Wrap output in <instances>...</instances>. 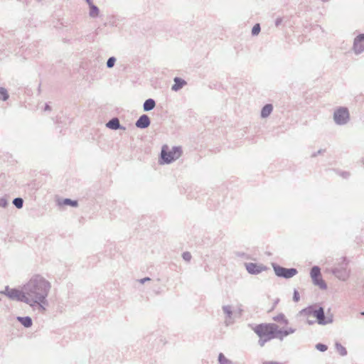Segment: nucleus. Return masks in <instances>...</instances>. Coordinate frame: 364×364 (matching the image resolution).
I'll return each mask as SVG.
<instances>
[{
	"label": "nucleus",
	"instance_id": "13",
	"mask_svg": "<svg viewBox=\"0 0 364 364\" xmlns=\"http://www.w3.org/2000/svg\"><path fill=\"white\" fill-rule=\"evenodd\" d=\"M173 82L174 84L172 85L171 90L175 92L180 90L187 84L186 80L178 77H174Z\"/></svg>",
	"mask_w": 364,
	"mask_h": 364
},
{
	"label": "nucleus",
	"instance_id": "40",
	"mask_svg": "<svg viewBox=\"0 0 364 364\" xmlns=\"http://www.w3.org/2000/svg\"><path fill=\"white\" fill-rule=\"evenodd\" d=\"M349 176V173H345V176H343L344 177H348Z\"/></svg>",
	"mask_w": 364,
	"mask_h": 364
},
{
	"label": "nucleus",
	"instance_id": "17",
	"mask_svg": "<svg viewBox=\"0 0 364 364\" xmlns=\"http://www.w3.org/2000/svg\"><path fill=\"white\" fill-rule=\"evenodd\" d=\"M17 320L26 328H29L33 324L32 319L29 316H18Z\"/></svg>",
	"mask_w": 364,
	"mask_h": 364
},
{
	"label": "nucleus",
	"instance_id": "1",
	"mask_svg": "<svg viewBox=\"0 0 364 364\" xmlns=\"http://www.w3.org/2000/svg\"><path fill=\"white\" fill-rule=\"evenodd\" d=\"M51 288V283L44 277L41 274L33 275L23 284L26 304L41 312L45 311L48 305V296Z\"/></svg>",
	"mask_w": 364,
	"mask_h": 364
},
{
	"label": "nucleus",
	"instance_id": "21",
	"mask_svg": "<svg viewBox=\"0 0 364 364\" xmlns=\"http://www.w3.org/2000/svg\"><path fill=\"white\" fill-rule=\"evenodd\" d=\"M89 6H90V13H89L90 16L92 18L97 17L100 12L98 7L94 4H92Z\"/></svg>",
	"mask_w": 364,
	"mask_h": 364
},
{
	"label": "nucleus",
	"instance_id": "39",
	"mask_svg": "<svg viewBox=\"0 0 364 364\" xmlns=\"http://www.w3.org/2000/svg\"><path fill=\"white\" fill-rule=\"evenodd\" d=\"M85 1H86V2L88 4V5H89V6H90V5L93 4H92V0H85Z\"/></svg>",
	"mask_w": 364,
	"mask_h": 364
},
{
	"label": "nucleus",
	"instance_id": "44",
	"mask_svg": "<svg viewBox=\"0 0 364 364\" xmlns=\"http://www.w3.org/2000/svg\"><path fill=\"white\" fill-rule=\"evenodd\" d=\"M363 165H364V159H363Z\"/></svg>",
	"mask_w": 364,
	"mask_h": 364
},
{
	"label": "nucleus",
	"instance_id": "22",
	"mask_svg": "<svg viewBox=\"0 0 364 364\" xmlns=\"http://www.w3.org/2000/svg\"><path fill=\"white\" fill-rule=\"evenodd\" d=\"M273 319L274 321H277L280 323H284L285 325L288 323V320L286 318L285 316L283 314H279V315L274 316Z\"/></svg>",
	"mask_w": 364,
	"mask_h": 364
},
{
	"label": "nucleus",
	"instance_id": "3",
	"mask_svg": "<svg viewBox=\"0 0 364 364\" xmlns=\"http://www.w3.org/2000/svg\"><path fill=\"white\" fill-rule=\"evenodd\" d=\"M333 119L337 125L343 126L346 124L350 120V114L348 108L340 107L333 112Z\"/></svg>",
	"mask_w": 364,
	"mask_h": 364
},
{
	"label": "nucleus",
	"instance_id": "36",
	"mask_svg": "<svg viewBox=\"0 0 364 364\" xmlns=\"http://www.w3.org/2000/svg\"><path fill=\"white\" fill-rule=\"evenodd\" d=\"M262 364H282L279 362H276V361H264L262 363Z\"/></svg>",
	"mask_w": 364,
	"mask_h": 364
},
{
	"label": "nucleus",
	"instance_id": "2",
	"mask_svg": "<svg viewBox=\"0 0 364 364\" xmlns=\"http://www.w3.org/2000/svg\"><path fill=\"white\" fill-rule=\"evenodd\" d=\"M182 154V149L180 146H173L171 149L168 145H164L161 151V159L163 164H171L177 160Z\"/></svg>",
	"mask_w": 364,
	"mask_h": 364
},
{
	"label": "nucleus",
	"instance_id": "6",
	"mask_svg": "<svg viewBox=\"0 0 364 364\" xmlns=\"http://www.w3.org/2000/svg\"><path fill=\"white\" fill-rule=\"evenodd\" d=\"M315 318L320 325L332 323L333 321V314L330 313V309H328L326 315H325L324 309L321 306L318 307L316 312H315Z\"/></svg>",
	"mask_w": 364,
	"mask_h": 364
},
{
	"label": "nucleus",
	"instance_id": "32",
	"mask_svg": "<svg viewBox=\"0 0 364 364\" xmlns=\"http://www.w3.org/2000/svg\"><path fill=\"white\" fill-rule=\"evenodd\" d=\"M8 205V200L5 198H0V207L6 208Z\"/></svg>",
	"mask_w": 364,
	"mask_h": 364
},
{
	"label": "nucleus",
	"instance_id": "14",
	"mask_svg": "<svg viewBox=\"0 0 364 364\" xmlns=\"http://www.w3.org/2000/svg\"><path fill=\"white\" fill-rule=\"evenodd\" d=\"M106 126L113 130L125 129V127L121 126L118 118H112L107 123Z\"/></svg>",
	"mask_w": 364,
	"mask_h": 364
},
{
	"label": "nucleus",
	"instance_id": "43",
	"mask_svg": "<svg viewBox=\"0 0 364 364\" xmlns=\"http://www.w3.org/2000/svg\"><path fill=\"white\" fill-rule=\"evenodd\" d=\"M361 314H362L363 316H364V311H363V312L361 313Z\"/></svg>",
	"mask_w": 364,
	"mask_h": 364
},
{
	"label": "nucleus",
	"instance_id": "20",
	"mask_svg": "<svg viewBox=\"0 0 364 364\" xmlns=\"http://www.w3.org/2000/svg\"><path fill=\"white\" fill-rule=\"evenodd\" d=\"M259 337V339L258 341V344L261 346V347H263L264 346V344L271 341L272 339L274 338H277V336H258Z\"/></svg>",
	"mask_w": 364,
	"mask_h": 364
},
{
	"label": "nucleus",
	"instance_id": "27",
	"mask_svg": "<svg viewBox=\"0 0 364 364\" xmlns=\"http://www.w3.org/2000/svg\"><path fill=\"white\" fill-rule=\"evenodd\" d=\"M13 204L17 208L20 209L23 205V200L21 198H16L13 200Z\"/></svg>",
	"mask_w": 364,
	"mask_h": 364
},
{
	"label": "nucleus",
	"instance_id": "9",
	"mask_svg": "<svg viewBox=\"0 0 364 364\" xmlns=\"http://www.w3.org/2000/svg\"><path fill=\"white\" fill-rule=\"evenodd\" d=\"M353 50L356 55H359L364 51V33L355 38Z\"/></svg>",
	"mask_w": 364,
	"mask_h": 364
},
{
	"label": "nucleus",
	"instance_id": "29",
	"mask_svg": "<svg viewBox=\"0 0 364 364\" xmlns=\"http://www.w3.org/2000/svg\"><path fill=\"white\" fill-rule=\"evenodd\" d=\"M261 28L259 23H256L252 29V35L257 36L260 32Z\"/></svg>",
	"mask_w": 364,
	"mask_h": 364
},
{
	"label": "nucleus",
	"instance_id": "23",
	"mask_svg": "<svg viewBox=\"0 0 364 364\" xmlns=\"http://www.w3.org/2000/svg\"><path fill=\"white\" fill-rule=\"evenodd\" d=\"M60 204L65 205H70L72 207H77L78 203L77 200H71L70 198H65L61 203H60Z\"/></svg>",
	"mask_w": 364,
	"mask_h": 364
},
{
	"label": "nucleus",
	"instance_id": "8",
	"mask_svg": "<svg viewBox=\"0 0 364 364\" xmlns=\"http://www.w3.org/2000/svg\"><path fill=\"white\" fill-rule=\"evenodd\" d=\"M312 282L314 285L319 287L321 289H326L327 285L321 277V269L318 266H314L310 272Z\"/></svg>",
	"mask_w": 364,
	"mask_h": 364
},
{
	"label": "nucleus",
	"instance_id": "30",
	"mask_svg": "<svg viewBox=\"0 0 364 364\" xmlns=\"http://www.w3.org/2000/svg\"><path fill=\"white\" fill-rule=\"evenodd\" d=\"M316 348L319 350V351H321V352H324L326 351L327 349H328V347L325 344H323V343H317L316 345Z\"/></svg>",
	"mask_w": 364,
	"mask_h": 364
},
{
	"label": "nucleus",
	"instance_id": "16",
	"mask_svg": "<svg viewBox=\"0 0 364 364\" xmlns=\"http://www.w3.org/2000/svg\"><path fill=\"white\" fill-rule=\"evenodd\" d=\"M156 106V102L154 100L149 98L145 100L143 104V109L145 112L152 110Z\"/></svg>",
	"mask_w": 364,
	"mask_h": 364
},
{
	"label": "nucleus",
	"instance_id": "11",
	"mask_svg": "<svg viewBox=\"0 0 364 364\" xmlns=\"http://www.w3.org/2000/svg\"><path fill=\"white\" fill-rule=\"evenodd\" d=\"M151 124L150 118L146 114H142L139 117V118L136 120L135 125L136 127L140 129H146Z\"/></svg>",
	"mask_w": 364,
	"mask_h": 364
},
{
	"label": "nucleus",
	"instance_id": "41",
	"mask_svg": "<svg viewBox=\"0 0 364 364\" xmlns=\"http://www.w3.org/2000/svg\"><path fill=\"white\" fill-rule=\"evenodd\" d=\"M308 323H309V324H312V323H314V321H308Z\"/></svg>",
	"mask_w": 364,
	"mask_h": 364
},
{
	"label": "nucleus",
	"instance_id": "25",
	"mask_svg": "<svg viewBox=\"0 0 364 364\" xmlns=\"http://www.w3.org/2000/svg\"><path fill=\"white\" fill-rule=\"evenodd\" d=\"M218 363L219 364H232V361L228 359L223 353H220L218 355Z\"/></svg>",
	"mask_w": 364,
	"mask_h": 364
},
{
	"label": "nucleus",
	"instance_id": "12",
	"mask_svg": "<svg viewBox=\"0 0 364 364\" xmlns=\"http://www.w3.org/2000/svg\"><path fill=\"white\" fill-rule=\"evenodd\" d=\"M223 311L224 314H226V318L225 321V323L226 326H229L232 323V306L230 305H226L223 306Z\"/></svg>",
	"mask_w": 364,
	"mask_h": 364
},
{
	"label": "nucleus",
	"instance_id": "37",
	"mask_svg": "<svg viewBox=\"0 0 364 364\" xmlns=\"http://www.w3.org/2000/svg\"><path fill=\"white\" fill-rule=\"evenodd\" d=\"M323 152L322 149L318 150L316 153L312 154L313 157H316L318 154H321Z\"/></svg>",
	"mask_w": 364,
	"mask_h": 364
},
{
	"label": "nucleus",
	"instance_id": "35",
	"mask_svg": "<svg viewBox=\"0 0 364 364\" xmlns=\"http://www.w3.org/2000/svg\"><path fill=\"white\" fill-rule=\"evenodd\" d=\"M151 279L149 277H144L143 279H141L139 280V282L141 283V284H144L146 282H148V281H150Z\"/></svg>",
	"mask_w": 364,
	"mask_h": 364
},
{
	"label": "nucleus",
	"instance_id": "19",
	"mask_svg": "<svg viewBox=\"0 0 364 364\" xmlns=\"http://www.w3.org/2000/svg\"><path fill=\"white\" fill-rule=\"evenodd\" d=\"M317 309L318 308H316V306H310L303 309L301 311V314L308 316H313L314 317H315V312H316Z\"/></svg>",
	"mask_w": 364,
	"mask_h": 364
},
{
	"label": "nucleus",
	"instance_id": "4",
	"mask_svg": "<svg viewBox=\"0 0 364 364\" xmlns=\"http://www.w3.org/2000/svg\"><path fill=\"white\" fill-rule=\"evenodd\" d=\"M254 331L257 336H277L278 325L276 323H262L256 326Z\"/></svg>",
	"mask_w": 364,
	"mask_h": 364
},
{
	"label": "nucleus",
	"instance_id": "34",
	"mask_svg": "<svg viewBox=\"0 0 364 364\" xmlns=\"http://www.w3.org/2000/svg\"><path fill=\"white\" fill-rule=\"evenodd\" d=\"M282 18L278 17L275 21V26H279L282 23Z\"/></svg>",
	"mask_w": 364,
	"mask_h": 364
},
{
	"label": "nucleus",
	"instance_id": "26",
	"mask_svg": "<svg viewBox=\"0 0 364 364\" xmlns=\"http://www.w3.org/2000/svg\"><path fill=\"white\" fill-rule=\"evenodd\" d=\"M9 94L4 87H0V100L6 101L9 99Z\"/></svg>",
	"mask_w": 364,
	"mask_h": 364
},
{
	"label": "nucleus",
	"instance_id": "38",
	"mask_svg": "<svg viewBox=\"0 0 364 364\" xmlns=\"http://www.w3.org/2000/svg\"><path fill=\"white\" fill-rule=\"evenodd\" d=\"M50 109H51L50 107L48 104H46L45 106V110L47 111V110H50Z\"/></svg>",
	"mask_w": 364,
	"mask_h": 364
},
{
	"label": "nucleus",
	"instance_id": "28",
	"mask_svg": "<svg viewBox=\"0 0 364 364\" xmlns=\"http://www.w3.org/2000/svg\"><path fill=\"white\" fill-rule=\"evenodd\" d=\"M116 58L115 57H110L108 58L106 63V65L108 68H112L114 66V64L116 63Z\"/></svg>",
	"mask_w": 364,
	"mask_h": 364
},
{
	"label": "nucleus",
	"instance_id": "24",
	"mask_svg": "<svg viewBox=\"0 0 364 364\" xmlns=\"http://www.w3.org/2000/svg\"><path fill=\"white\" fill-rule=\"evenodd\" d=\"M335 346L336 349L340 353L341 355L345 356L347 355L346 348L344 346H343L340 343H336Z\"/></svg>",
	"mask_w": 364,
	"mask_h": 364
},
{
	"label": "nucleus",
	"instance_id": "31",
	"mask_svg": "<svg viewBox=\"0 0 364 364\" xmlns=\"http://www.w3.org/2000/svg\"><path fill=\"white\" fill-rule=\"evenodd\" d=\"M182 257L185 261L190 262L192 257L189 252H185L183 253Z\"/></svg>",
	"mask_w": 364,
	"mask_h": 364
},
{
	"label": "nucleus",
	"instance_id": "7",
	"mask_svg": "<svg viewBox=\"0 0 364 364\" xmlns=\"http://www.w3.org/2000/svg\"><path fill=\"white\" fill-rule=\"evenodd\" d=\"M272 267L275 274L279 277L289 279L295 276L298 272L295 268H285L276 264H272Z\"/></svg>",
	"mask_w": 364,
	"mask_h": 364
},
{
	"label": "nucleus",
	"instance_id": "42",
	"mask_svg": "<svg viewBox=\"0 0 364 364\" xmlns=\"http://www.w3.org/2000/svg\"><path fill=\"white\" fill-rule=\"evenodd\" d=\"M339 279H343V280H345V279H346V277H339Z\"/></svg>",
	"mask_w": 364,
	"mask_h": 364
},
{
	"label": "nucleus",
	"instance_id": "33",
	"mask_svg": "<svg viewBox=\"0 0 364 364\" xmlns=\"http://www.w3.org/2000/svg\"><path fill=\"white\" fill-rule=\"evenodd\" d=\"M299 299H300L299 294L298 291L295 289L294 291L293 300L295 302H298L299 301Z\"/></svg>",
	"mask_w": 364,
	"mask_h": 364
},
{
	"label": "nucleus",
	"instance_id": "18",
	"mask_svg": "<svg viewBox=\"0 0 364 364\" xmlns=\"http://www.w3.org/2000/svg\"><path fill=\"white\" fill-rule=\"evenodd\" d=\"M273 110V106L271 104L265 105L261 111V117L262 118H267L270 115Z\"/></svg>",
	"mask_w": 364,
	"mask_h": 364
},
{
	"label": "nucleus",
	"instance_id": "5",
	"mask_svg": "<svg viewBox=\"0 0 364 364\" xmlns=\"http://www.w3.org/2000/svg\"><path fill=\"white\" fill-rule=\"evenodd\" d=\"M1 294H5L11 300H15L26 304V294L23 292V285L22 286L21 289L15 288L11 289L7 286L6 287L4 291H1Z\"/></svg>",
	"mask_w": 364,
	"mask_h": 364
},
{
	"label": "nucleus",
	"instance_id": "10",
	"mask_svg": "<svg viewBox=\"0 0 364 364\" xmlns=\"http://www.w3.org/2000/svg\"><path fill=\"white\" fill-rule=\"evenodd\" d=\"M245 267L247 271L251 274H257L266 269L263 265L252 262L245 264Z\"/></svg>",
	"mask_w": 364,
	"mask_h": 364
},
{
	"label": "nucleus",
	"instance_id": "15",
	"mask_svg": "<svg viewBox=\"0 0 364 364\" xmlns=\"http://www.w3.org/2000/svg\"><path fill=\"white\" fill-rule=\"evenodd\" d=\"M296 329L293 328H288L287 329L282 330L279 329L278 327L277 338H279L280 340H282L284 336H287L289 334L294 333Z\"/></svg>",
	"mask_w": 364,
	"mask_h": 364
}]
</instances>
